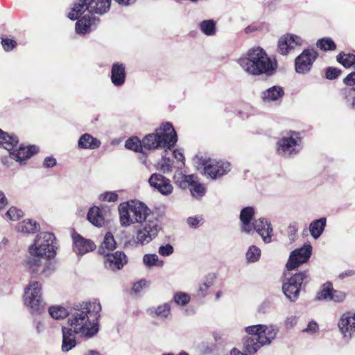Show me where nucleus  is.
Listing matches in <instances>:
<instances>
[{
	"label": "nucleus",
	"instance_id": "obj_26",
	"mask_svg": "<svg viewBox=\"0 0 355 355\" xmlns=\"http://www.w3.org/2000/svg\"><path fill=\"white\" fill-rule=\"evenodd\" d=\"M85 10L89 12V0H77L72 4L68 17L71 20L78 19Z\"/></svg>",
	"mask_w": 355,
	"mask_h": 355
},
{
	"label": "nucleus",
	"instance_id": "obj_44",
	"mask_svg": "<svg viewBox=\"0 0 355 355\" xmlns=\"http://www.w3.org/2000/svg\"><path fill=\"white\" fill-rule=\"evenodd\" d=\"M171 311V306L168 303H164L157 307L155 311V315L161 318H166L168 317Z\"/></svg>",
	"mask_w": 355,
	"mask_h": 355
},
{
	"label": "nucleus",
	"instance_id": "obj_46",
	"mask_svg": "<svg viewBox=\"0 0 355 355\" xmlns=\"http://www.w3.org/2000/svg\"><path fill=\"white\" fill-rule=\"evenodd\" d=\"M173 299L177 304L184 306L189 302L191 298L189 294L180 292L174 295Z\"/></svg>",
	"mask_w": 355,
	"mask_h": 355
},
{
	"label": "nucleus",
	"instance_id": "obj_17",
	"mask_svg": "<svg viewBox=\"0 0 355 355\" xmlns=\"http://www.w3.org/2000/svg\"><path fill=\"white\" fill-rule=\"evenodd\" d=\"M150 187L156 189L162 195H169L173 192V187L171 181L159 173H153L148 180Z\"/></svg>",
	"mask_w": 355,
	"mask_h": 355
},
{
	"label": "nucleus",
	"instance_id": "obj_21",
	"mask_svg": "<svg viewBox=\"0 0 355 355\" xmlns=\"http://www.w3.org/2000/svg\"><path fill=\"white\" fill-rule=\"evenodd\" d=\"M241 230L243 232L250 234L253 232V224L255 223L254 210L252 207L243 208L240 213Z\"/></svg>",
	"mask_w": 355,
	"mask_h": 355
},
{
	"label": "nucleus",
	"instance_id": "obj_32",
	"mask_svg": "<svg viewBox=\"0 0 355 355\" xmlns=\"http://www.w3.org/2000/svg\"><path fill=\"white\" fill-rule=\"evenodd\" d=\"M40 227L39 224L33 220L26 219L19 222L17 225V231L22 234H33Z\"/></svg>",
	"mask_w": 355,
	"mask_h": 355
},
{
	"label": "nucleus",
	"instance_id": "obj_29",
	"mask_svg": "<svg viewBox=\"0 0 355 355\" xmlns=\"http://www.w3.org/2000/svg\"><path fill=\"white\" fill-rule=\"evenodd\" d=\"M62 343L61 349L64 352H67L73 349L76 345V334L70 331L68 329L64 327L62 329Z\"/></svg>",
	"mask_w": 355,
	"mask_h": 355
},
{
	"label": "nucleus",
	"instance_id": "obj_62",
	"mask_svg": "<svg viewBox=\"0 0 355 355\" xmlns=\"http://www.w3.org/2000/svg\"><path fill=\"white\" fill-rule=\"evenodd\" d=\"M137 0H115L119 4L122 6H128L134 3Z\"/></svg>",
	"mask_w": 355,
	"mask_h": 355
},
{
	"label": "nucleus",
	"instance_id": "obj_63",
	"mask_svg": "<svg viewBox=\"0 0 355 355\" xmlns=\"http://www.w3.org/2000/svg\"><path fill=\"white\" fill-rule=\"evenodd\" d=\"M35 327H36L37 331L38 333H41L44 329V324L43 322L39 321L37 322Z\"/></svg>",
	"mask_w": 355,
	"mask_h": 355
},
{
	"label": "nucleus",
	"instance_id": "obj_4",
	"mask_svg": "<svg viewBox=\"0 0 355 355\" xmlns=\"http://www.w3.org/2000/svg\"><path fill=\"white\" fill-rule=\"evenodd\" d=\"M245 330L250 336L244 343V349L249 354L256 353L263 346L269 345L279 332L277 327L272 324L248 326Z\"/></svg>",
	"mask_w": 355,
	"mask_h": 355
},
{
	"label": "nucleus",
	"instance_id": "obj_49",
	"mask_svg": "<svg viewBox=\"0 0 355 355\" xmlns=\"http://www.w3.org/2000/svg\"><path fill=\"white\" fill-rule=\"evenodd\" d=\"M6 215L9 219L17 220L23 216V211L15 207H12L7 211Z\"/></svg>",
	"mask_w": 355,
	"mask_h": 355
},
{
	"label": "nucleus",
	"instance_id": "obj_52",
	"mask_svg": "<svg viewBox=\"0 0 355 355\" xmlns=\"http://www.w3.org/2000/svg\"><path fill=\"white\" fill-rule=\"evenodd\" d=\"M319 330V325L318 324L313 320L310 321L307 327L302 330V332L306 333L307 334L313 335L314 334H316Z\"/></svg>",
	"mask_w": 355,
	"mask_h": 355
},
{
	"label": "nucleus",
	"instance_id": "obj_28",
	"mask_svg": "<svg viewBox=\"0 0 355 355\" xmlns=\"http://www.w3.org/2000/svg\"><path fill=\"white\" fill-rule=\"evenodd\" d=\"M112 0H89L90 13L103 15L110 8Z\"/></svg>",
	"mask_w": 355,
	"mask_h": 355
},
{
	"label": "nucleus",
	"instance_id": "obj_18",
	"mask_svg": "<svg viewBox=\"0 0 355 355\" xmlns=\"http://www.w3.org/2000/svg\"><path fill=\"white\" fill-rule=\"evenodd\" d=\"M254 231H256L265 243H270L272 241L273 229L270 222L266 218H259L256 220L253 224Z\"/></svg>",
	"mask_w": 355,
	"mask_h": 355
},
{
	"label": "nucleus",
	"instance_id": "obj_30",
	"mask_svg": "<svg viewBox=\"0 0 355 355\" xmlns=\"http://www.w3.org/2000/svg\"><path fill=\"white\" fill-rule=\"evenodd\" d=\"M19 139L15 135H10L0 129V147L11 151L17 147Z\"/></svg>",
	"mask_w": 355,
	"mask_h": 355
},
{
	"label": "nucleus",
	"instance_id": "obj_10",
	"mask_svg": "<svg viewBox=\"0 0 355 355\" xmlns=\"http://www.w3.org/2000/svg\"><path fill=\"white\" fill-rule=\"evenodd\" d=\"M42 287L41 283L31 281L26 286L24 292V304L31 313L37 312L42 306Z\"/></svg>",
	"mask_w": 355,
	"mask_h": 355
},
{
	"label": "nucleus",
	"instance_id": "obj_3",
	"mask_svg": "<svg viewBox=\"0 0 355 355\" xmlns=\"http://www.w3.org/2000/svg\"><path fill=\"white\" fill-rule=\"evenodd\" d=\"M238 63L247 73L253 76L272 75L277 67L276 61L259 46L250 49L238 60Z\"/></svg>",
	"mask_w": 355,
	"mask_h": 355
},
{
	"label": "nucleus",
	"instance_id": "obj_50",
	"mask_svg": "<svg viewBox=\"0 0 355 355\" xmlns=\"http://www.w3.org/2000/svg\"><path fill=\"white\" fill-rule=\"evenodd\" d=\"M344 83L349 88L345 89V91H352L355 92V72L348 74L343 80Z\"/></svg>",
	"mask_w": 355,
	"mask_h": 355
},
{
	"label": "nucleus",
	"instance_id": "obj_14",
	"mask_svg": "<svg viewBox=\"0 0 355 355\" xmlns=\"http://www.w3.org/2000/svg\"><path fill=\"white\" fill-rule=\"evenodd\" d=\"M338 327L344 339H352L355 334V311L344 312L338 321Z\"/></svg>",
	"mask_w": 355,
	"mask_h": 355
},
{
	"label": "nucleus",
	"instance_id": "obj_35",
	"mask_svg": "<svg viewBox=\"0 0 355 355\" xmlns=\"http://www.w3.org/2000/svg\"><path fill=\"white\" fill-rule=\"evenodd\" d=\"M143 263L148 268L153 266L162 267L164 265V261L160 260L155 254H144L143 257Z\"/></svg>",
	"mask_w": 355,
	"mask_h": 355
},
{
	"label": "nucleus",
	"instance_id": "obj_61",
	"mask_svg": "<svg viewBox=\"0 0 355 355\" xmlns=\"http://www.w3.org/2000/svg\"><path fill=\"white\" fill-rule=\"evenodd\" d=\"M8 199L3 191H0V209H3L8 205Z\"/></svg>",
	"mask_w": 355,
	"mask_h": 355
},
{
	"label": "nucleus",
	"instance_id": "obj_7",
	"mask_svg": "<svg viewBox=\"0 0 355 355\" xmlns=\"http://www.w3.org/2000/svg\"><path fill=\"white\" fill-rule=\"evenodd\" d=\"M193 162L198 170H202L205 176L214 180L222 178L231 171L230 163L222 159L196 156Z\"/></svg>",
	"mask_w": 355,
	"mask_h": 355
},
{
	"label": "nucleus",
	"instance_id": "obj_6",
	"mask_svg": "<svg viewBox=\"0 0 355 355\" xmlns=\"http://www.w3.org/2000/svg\"><path fill=\"white\" fill-rule=\"evenodd\" d=\"M120 224L123 227L140 224L151 216L150 209L143 202L130 200L121 203L118 207Z\"/></svg>",
	"mask_w": 355,
	"mask_h": 355
},
{
	"label": "nucleus",
	"instance_id": "obj_11",
	"mask_svg": "<svg viewBox=\"0 0 355 355\" xmlns=\"http://www.w3.org/2000/svg\"><path fill=\"white\" fill-rule=\"evenodd\" d=\"M174 181L182 189L189 188L191 195L196 198L202 197L206 193L205 185L199 182L197 177L193 175L175 174Z\"/></svg>",
	"mask_w": 355,
	"mask_h": 355
},
{
	"label": "nucleus",
	"instance_id": "obj_37",
	"mask_svg": "<svg viewBox=\"0 0 355 355\" xmlns=\"http://www.w3.org/2000/svg\"><path fill=\"white\" fill-rule=\"evenodd\" d=\"M200 31L206 35H214L216 33V22L213 19L204 20L200 22Z\"/></svg>",
	"mask_w": 355,
	"mask_h": 355
},
{
	"label": "nucleus",
	"instance_id": "obj_42",
	"mask_svg": "<svg viewBox=\"0 0 355 355\" xmlns=\"http://www.w3.org/2000/svg\"><path fill=\"white\" fill-rule=\"evenodd\" d=\"M157 169L163 173H168L173 170V161L166 157H162L161 160L157 163Z\"/></svg>",
	"mask_w": 355,
	"mask_h": 355
},
{
	"label": "nucleus",
	"instance_id": "obj_38",
	"mask_svg": "<svg viewBox=\"0 0 355 355\" xmlns=\"http://www.w3.org/2000/svg\"><path fill=\"white\" fill-rule=\"evenodd\" d=\"M49 313L50 315L56 320L64 318L67 316L69 318V312L67 310L60 306H54L49 309Z\"/></svg>",
	"mask_w": 355,
	"mask_h": 355
},
{
	"label": "nucleus",
	"instance_id": "obj_5",
	"mask_svg": "<svg viewBox=\"0 0 355 355\" xmlns=\"http://www.w3.org/2000/svg\"><path fill=\"white\" fill-rule=\"evenodd\" d=\"M178 140L175 129L170 123H162L155 132L145 136L142 140L144 148L154 150L162 148L165 150L174 147Z\"/></svg>",
	"mask_w": 355,
	"mask_h": 355
},
{
	"label": "nucleus",
	"instance_id": "obj_47",
	"mask_svg": "<svg viewBox=\"0 0 355 355\" xmlns=\"http://www.w3.org/2000/svg\"><path fill=\"white\" fill-rule=\"evenodd\" d=\"M214 278V276H212L209 279H207L204 282L199 284L198 288V295L199 296H205L206 295L207 291L209 290V288L212 286V279Z\"/></svg>",
	"mask_w": 355,
	"mask_h": 355
},
{
	"label": "nucleus",
	"instance_id": "obj_55",
	"mask_svg": "<svg viewBox=\"0 0 355 355\" xmlns=\"http://www.w3.org/2000/svg\"><path fill=\"white\" fill-rule=\"evenodd\" d=\"M202 220V217L201 216H191L188 218L187 223L191 227L196 228Z\"/></svg>",
	"mask_w": 355,
	"mask_h": 355
},
{
	"label": "nucleus",
	"instance_id": "obj_16",
	"mask_svg": "<svg viewBox=\"0 0 355 355\" xmlns=\"http://www.w3.org/2000/svg\"><path fill=\"white\" fill-rule=\"evenodd\" d=\"M302 44V39L300 36L293 34H286L279 39L278 51L280 54L286 55Z\"/></svg>",
	"mask_w": 355,
	"mask_h": 355
},
{
	"label": "nucleus",
	"instance_id": "obj_59",
	"mask_svg": "<svg viewBox=\"0 0 355 355\" xmlns=\"http://www.w3.org/2000/svg\"><path fill=\"white\" fill-rule=\"evenodd\" d=\"M147 285V282L146 280H141L135 284H134L132 286V291L135 293H139L144 287Z\"/></svg>",
	"mask_w": 355,
	"mask_h": 355
},
{
	"label": "nucleus",
	"instance_id": "obj_24",
	"mask_svg": "<svg viewBox=\"0 0 355 355\" xmlns=\"http://www.w3.org/2000/svg\"><path fill=\"white\" fill-rule=\"evenodd\" d=\"M37 151L38 148L35 146H24L21 145L18 149L10 152V156L11 158L21 163L37 153Z\"/></svg>",
	"mask_w": 355,
	"mask_h": 355
},
{
	"label": "nucleus",
	"instance_id": "obj_20",
	"mask_svg": "<svg viewBox=\"0 0 355 355\" xmlns=\"http://www.w3.org/2000/svg\"><path fill=\"white\" fill-rule=\"evenodd\" d=\"M284 95V90L282 87L279 85L272 86L264 90L261 97L266 104H279Z\"/></svg>",
	"mask_w": 355,
	"mask_h": 355
},
{
	"label": "nucleus",
	"instance_id": "obj_45",
	"mask_svg": "<svg viewBox=\"0 0 355 355\" xmlns=\"http://www.w3.org/2000/svg\"><path fill=\"white\" fill-rule=\"evenodd\" d=\"M101 201L114 202L118 200V194L115 191H106L98 196Z\"/></svg>",
	"mask_w": 355,
	"mask_h": 355
},
{
	"label": "nucleus",
	"instance_id": "obj_9",
	"mask_svg": "<svg viewBox=\"0 0 355 355\" xmlns=\"http://www.w3.org/2000/svg\"><path fill=\"white\" fill-rule=\"evenodd\" d=\"M161 228L159 220L151 215L136 227L134 242L137 245H148L158 236Z\"/></svg>",
	"mask_w": 355,
	"mask_h": 355
},
{
	"label": "nucleus",
	"instance_id": "obj_51",
	"mask_svg": "<svg viewBox=\"0 0 355 355\" xmlns=\"http://www.w3.org/2000/svg\"><path fill=\"white\" fill-rule=\"evenodd\" d=\"M346 293L342 291L334 290L333 288L331 301L335 302H343L346 299Z\"/></svg>",
	"mask_w": 355,
	"mask_h": 355
},
{
	"label": "nucleus",
	"instance_id": "obj_27",
	"mask_svg": "<svg viewBox=\"0 0 355 355\" xmlns=\"http://www.w3.org/2000/svg\"><path fill=\"white\" fill-rule=\"evenodd\" d=\"M101 145L99 139L88 133L83 134L78 141V147L80 149L94 150L98 148Z\"/></svg>",
	"mask_w": 355,
	"mask_h": 355
},
{
	"label": "nucleus",
	"instance_id": "obj_34",
	"mask_svg": "<svg viewBox=\"0 0 355 355\" xmlns=\"http://www.w3.org/2000/svg\"><path fill=\"white\" fill-rule=\"evenodd\" d=\"M326 221L325 218H321L320 219L315 220L310 223L309 232L313 238L316 239L321 236L324 230Z\"/></svg>",
	"mask_w": 355,
	"mask_h": 355
},
{
	"label": "nucleus",
	"instance_id": "obj_13",
	"mask_svg": "<svg viewBox=\"0 0 355 355\" xmlns=\"http://www.w3.org/2000/svg\"><path fill=\"white\" fill-rule=\"evenodd\" d=\"M318 53L313 49H305L295 60V70L300 74L308 73L318 57Z\"/></svg>",
	"mask_w": 355,
	"mask_h": 355
},
{
	"label": "nucleus",
	"instance_id": "obj_60",
	"mask_svg": "<svg viewBox=\"0 0 355 355\" xmlns=\"http://www.w3.org/2000/svg\"><path fill=\"white\" fill-rule=\"evenodd\" d=\"M56 159L52 157H47L44 159L43 165L45 168H51L56 165Z\"/></svg>",
	"mask_w": 355,
	"mask_h": 355
},
{
	"label": "nucleus",
	"instance_id": "obj_2",
	"mask_svg": "<svg viewBox=\"0 0 355 355\" xmlns=\"http://www.w3.org/2000/svg\"><path fill=\"white\" fill-rule=\"evenodd\" d=\"M30 257L26 261V267L31 274L49 276L55 270L49 261L55 254V237L49 232H40L34 242L28 247Z\"/></svg>",
	"mask_w": 355,
	"mask_h": 355
},
{
	"label": "nucleus",
	"instance_id": "obj_36",
	"mask_svg": "<svg viewBox=\"0 0 355 355\" xmlns=\"http://www.w3.org/2000/svg\"><path fill=\"white\" fill-rule=\"evenodd\" d=\"M333 291V285L331 282L324 284L318 293L317 298L319 300L331 301Z\"/></svg>",
	"mask_w": 355,
	"mask_h": 355
},
{
	"label": "nucleus",
	"instance_id": "obj_8",
	"mask_svg": "<svg viewBox=\"0 0 355 355\" xmlns=\"http://www.w3.org/2000/svg\"><path fill=\"white\" fill-rule=\"evenodd\" d=\"M303 148L302 139L299 132L287 131L283 133L276 144L278 155L291 157L299 154Z\"/></svg>",
	"mask_w": 355,
	"mask_h": 355
},
{
	"label": "nucleus",
	"instance_id": "obj_39",
	"mask_svg": "<svg viewBox=\"0 0 355 355\" xmlns=\"http://www.w3.org/2000/svg\"><path fill=\"white\" fill-rule=\"evenodd\" d=\"M125 147L129 150H134L138 153L143 152V144H141V140L139 139L137 137H133L128 139L125 141Z\"/></svg>",
	"mask_w": 355,
	"mask_h": 355
},
{
	"label": "nucleus",
	"instance_id": "obj_1",
	"mask_svg": "<svg viewBox=\"0 0 355 355\" xmlns=\"http://www.w3.org/2000/svg\"><path fill=\"white\" fill-rule=\"evenodd\" d=\"M101 311V305L96 300L76 304L70 310L67 325L64 327L80 337L91 338L99 331Z\"/></svg>",
	"mask_w": 355,
	"mask_h": 355
},
{
	"label": "nucleus",
	"instance_id": "obj_40",
	"mask_svg": "<svg viewBox=\"0 0 355 355\" xmlns=\"http://www.w3.org/2000/svg\"><path fill=\"white\" fill-rule=\"evenodd\" d=\"M337 61L346 68L350 67L355 64V55L340 53L337 55Z\"/></svg>",
	"mask_w": 355,
	"mask_h": 355
},
{
	"label": "nucleus",
	"instance_id": "obj_15",
	"mask_svg": "<svg viewBox=\"0 0 355 355\" xmlns=\"http://www.w3.org/2000/svg\"><path fill=\"white\" fill-rule=\"evenodd\" d=\"M311 251L312 247L309 244L293 251L286 263L287 269L291 270L306 263L311 257Z\"/></svg>",
	"mask_w": 355,
	"mask_h": 355
},
{
	"label": "nucleus",
	"instance_id": "obj_23",
	"mask_svg": "<svg viewBox=\"0 0 355 355\" xmlns=\"http://www.w3.org/2000/svg\"><path fill=\"white\" fill-rule=\"evenodd\" d=\"M99 19L89 14L78 19L76 23V32L78 34H85L90 32L95 27Z\"/></svg>",
	"mask_w": 355,
	"mask_h": 355
},
{
	"label": "nucleus",
	"instance_id": "obj_25",
	"mask_svg": "<svg viewBox=\"0 0 355 355\" xmlns=\"http://www.w3.org/2000/svg\"><path fill=\"white\" fill-rule=\"evenodd\" d=\"M125 80V65L121 63H114L111 70V80L114 86L123 85Z\"/></svg>",
	"mask_w": 355,
	"mask_h": 355
},
{
	"label": "nucleus",
	"instance_id": "obj_64",
	"mask_svg": "<svg viewBox=\"0 0 355 355\" xmlns=\"http://www.w3.org/2000/svg\"><path fill=\"white\" fill-rule=\"evenodd\" d=\"M83 355H101L99 352L94 349H89L86 351Z\"/></svg>",
	"mask_w": 355,
	"mask_h": 355
},
{
	"label": "nucleus",
	"instance_id": "obj_12",
	"mask_svg": "<svg viewBox=\"0 0 355 355\" xmlns=\"http://www.w3.org/2000/svg\"><path fill=\"white\" fill-rule=\"evenodd\" d=\"M308 277V272H300L288 278L283 284L282 291L291 302H295L299 296L303 282Z\"/></svg>",
	"mask_w": 355,
	"mask_h": 355
},
{
	"label": "nucleus",
	"instance_id": "obj_57",
	"mask_svg": "<svg viewBox=\"0 0 355 355\" xmlns=\"http://www.w3.org/2000/svg\"><path fill=\"white\" fill-rule=\"evenodd\" d=\"M297 322V318L295 315H291L287 317L284 320V325L287 329H291Z\"/></svg>",
	"mask_w": 355,
	"mask_h": 355
},
{
	"label": "nucleus",
	"instance_id": "obj_33",
	"mask_svg": "<svg viewBox=\"0 0 355 355\" xmlns=\"http://www.w3.org/2000/svg\"><path fill=\"white\" fill-rule=\"evenodd\" d=\"M116 247V243L113 235L110 232H107L104 236L101 245L98 249V252L101 254H105L114 250Z\"/></svg>",
	"mask_w": 355,
	"mask_h": 355
},
{
	"label": "nucleus",
	"instance_id": "obj_41",
	"mask_svg": "<svg viewBox=\"0 0 355 355\" xmlns=\"http://www.w3.org/2000/svg\"><path fill=\"white\" fill-rule=\"evenodd\" d=\"M261 257V250L255 246L251 245L249 247L246 252V259L248 262H255L259 259Z\"/></svg>",
	"mask_w": 355,
	"mask_h": 355
},
{
	"label": "nucleus",
	"instance_id": "obj_48",
	"mask_svg": "<svg viewBox=\"0 0 355 355\" xmlns=\"http://www.w3.org/2000/svg\"><path fill=\"white\" fill-rule=\"evenodd\" d=\"M343 95L348 107L355 111V92L344 91Z\"/></svg>",
	"mask_w": 355,
	"mask_h": 355
},
{
	"label": "nucleus",
	"instance_id": "obj_56",
	"mask_svg": "<svg viewBox=\"0 0 355 355\" xmlns=\"http://www.w3.org/2000/svg\"><path fill=\"white\" fill-rule=\"evenodd\" d=\"M173 156L179 163H178V168H182L184 165V157L182 153L179 150H175L173 151Z\"/></svg>",
	"mask_w": 355,
	"mask_h": 355
},
{
	"label": "nucleus",
	"instance_id": "obj_54",
	"mask_svg": "<svg viewBox=\"0 0 355 355\" xmlns=\"http://www.w3.org/2000/svg\"><path fill=\"white\" fill-rule=\"evenodd\" d=\"M340 73V71L336 68L329 67L326 71V78L329 80L336 79Z\"/></svg>",
	"mask_w": 355,
	"mask_h": 355
},
{
	"label": "nucleus",
	"instance_id": "obj_19",
	"mask_svg": "<svg viewBox=\"0 0 355 355\" xmlns=\"http://www.w3.org/2000/svg\"><path fill=\"white\" fill-rule=\"evenodd\" d=\"M104 255L105 266L111 270H120L127 263L126 255L122 252L117 251L113 254L107 253Z\"/></svg>",
	"mask_w": 355,
	"mask_h": 355
},
{
	"label": "nucleus",
	"instance_id": "obj_43",
	"mask_svg": "<svg viewBox=\"0 0 355 355\" xmlns=\"http://www.w3.org/2000/svg\"><path fill=\"white\" fill-rule=\"evenodd\" d=\"M317 46L323 51L336 49V44L330 38H322L319 40L317 42Z\"/></svg>",
	"mask_w": 355,
	"mask_h": 355
},
{
	"label": "nucleus",
	"instance_id": "obj_31",
	"mask_svg": "<svg viewBox=\"0 0 355 355\" xmlns=\"http://www.w3.org/2000/svg\"><path fill=\"white\" fill-rule=\"evenodd\" d=\"M87 219L92 224L99 227H102L105 223L102 211L96 206H94L89 209Z\"/></svg>",
	"mask_w": 355,
	"mask_h": 355
},
{
	"label": "nucleus",
	"instance_id": "obj_53",
	"mask_svg": "<svg viewBox=\"0 0 355 355\" xmlns=\"http://www.w3.org/2000/svg\"><path fill=\"white\" fill-rule=\"evenodd\" d=\"M173 247L171 244L161 245L158 249L159 254L164 257L170 256L173 253Z\"/></svg>",
	"mask_w": 355,
	"mask_h": 355
},
{
	"label": "nucleus",
	"instance_id": "obj_22",
	"mask_svg": "<svg viewBox=\"0 0 355 355\" xmlns=\"http://www.w3.org/2000/svg\"><path fill=\"white\" fill-rule=\"evenodd\" d=\"M73 241V250L79 256L93 251L96 245L93 241L89 239H86L81 236L80 234L73 233L72 234Z\"/></svg>",
	"mask_w": 355,
	"mask_h": 355
},
{
	"label": "nucleus",
	"instance_id": "obj_58",
	"mask_svg": "<svg viewBox=\"0 0 355 355\" xmlns=\"http://www.w3.org/2000/svg\"><path fill=\"white\" fill-rule=\"evenodd\" d=\"M1 44L4 50L10 51L15 47L16 42L12 40L4 39L2 40Z\"/></svg>",
	"mask_w": 355,
	"mask_h": 355
}]
</instances>
